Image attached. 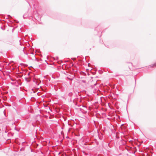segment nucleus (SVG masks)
<instances>
[{"label":"nucleus","instance_id":"nucleus-1","mask_svg":"<svg viewBox=\"0 0 156 156\" xmlns=\"http://www.w3.org/2000/svg\"><path fill=\"white\" fill-rule=\"evenodd\" d=\"M33 82L38 85H39V84L41 82V81L39 79H35L33 80Z\"/></svg>","mask_w":156,"mask_h":156},{"label":"nucleus","instance_id":"nucleus-2","mask_svg":"<svg viewBox=\"0 0 156 156\" xmlns=\"http://www.w3.org/2000/svg\"><path fill=\"white\" fill-rule=\"evenodd\" d=\"M126 150L129 152V153L132 154L133 153V149L132 147H128L126 148Z\"/></svg>","mask_w":156,"mask_h":156},{"label":"nucleus","instance_id":"nucleus-3","mask_svg":"<svg viewBox=\"0 0 156 156\" xmlns=\"http://www.w3.org/2000/svg\"><path fill=\"white\" fill-rule=\"evenodd\" d=\"M68 96L70 98V100L72 99V97L73 96V93L72 92H69L68 94Z\"/></svg>","mask_w":156,"mask_h":156},{"label":"nucleus","instance_id":"nucleus-4","mask_svg":"<svg viewBox=\"0 0 156 156\" xmlns=\"http://www.w3.org/2000/svg\"><path fill=\"white\" fill-rule=\"evenodd\" d=\"M28 13H25L23 16V17L24 19H26L27 18L28 16H30V15L27 14Z\"/></svg>","mask_w":156,"mask_h":156},{"label":"nucleus","instance_id":"nucleus-5","mask_svg":"<svg viewBox=\"0 0 156 156\" xmlns=\"http://www.w3.org/2000/svg\"><path fill=\"white\" fill-rule=\"evenodd\" d=\"M26 144L27 143L26 142H23L20 145L22 147H25V146H26Z\"/></svg>","mask_w":156,"mask_h":156},{"label":"nucleus","instance_id":"nucleus-6","mask_svg":"<svg viewBox=\"0 0 156 156\" xmlns=\"http://www.w3.org/2000/svg\"><path fill=\"white\" fill-rule=\"evenodd\" d=\"M156 66V62L153 65H151L148 66V68L150 67H154Z\"/></svg>","mask_w":156,"mask_h":156},{"label":"nucleus","instance_id":"nucleus-7","mask_svg":"<svg viewBox=\"0 0 156 156\" xmlns=\"http://www.w3.org/2000/svg\"><path fill=\"white\" fill-rule=\"evenodd\" d=\"M133 150L132 151H133V153L132 154H134L136 152V147H134L133 148Z\"/></svg>","mask_w":156,"mask_h":156},{"label":"nucleus","instance_id":"nucleus-8","mask_svg":"<svg viewBox=\"0 0 156 156\" xmlns=\"http://www.w3.org/2000/svg\"><path fill=\"white\" fill-rule=\"evenodd\" d=\"M25 149V147H22V148H21L20 150V151H24Z\"/></svg>","mask_w":156,"mask_h":156},{"label":"nucleus","instance_id":"nucleus-9","mask_svg":"<svg viewBox=\"0 0 156 156\" xmlns=\"http://www.w3.org/2000/svg\"><path fill=\"white\" fill-rule=\"evenodd\" d=\"M25 80L27 82H29L30 81V80H28L27 78V77L25 78Z\"/></svg>","mask_w":156,"mask_h":156},{"label":"nucleus","instance_id":"nucleus-10","mask_svg":"<svg viewBox=\"0 0 156 156\" xmlns=\"http://www.w3.org/2000/svg\"><path fill=\"white\" fill-rule=\"evenodd\" d=\"M7 135L8 136H10L12 135V134L11 133H8L7 134Z\"/></svg>","mask_w":156,"mask_h":156},{"label":"nucleus","instance_id":"nucleus-11","mask_svg":"<svg viewBox=\"0 0 156 156\" xmlns=\"http://www.w3.org/2000/svg\"><path fill=\"white\" fill-rule=\"evenodd\" d=\"M8 18H6V19H9L12 18V17L10 15H8Z\"/></svg>","mask_w":156,"mask_h":156},{"label":"nucleus","instance_id":"nucleus-12","mask_svg":"<svg viewBox=\"0 0 156 156\" xmlns=\"http://www.w3.org/2000/svg\"><path fill=\"white\" fill-rule=\"evenodd\" d=\"M81 82L83 83H86V81L85 80H83L81 81Z\"/></svg>","mask_w":156,"mask_h":156},{"label":"nucleus","instance_id":"nucleus-13","mask_svg":"<svg viewBox=\"0 0 156 156\" xmlns=\"http://www.w3.org/2000/svg\"><path fill=\"white\" fill-rule=\"evenodd\" d=\"M58 57H57L56 59H54V60H58Z\"/></svg>","mask_w":156,"mask_h":156},{"label":"nucleus","instance_id":"nucleus-14","mask_svg":"<svg viewBox=\"0 0 156 156\" xmlns=\"http://www.w3.org/2000/svg\"><path fill=\"white\" fill-rule=\"evenodd\" d=\"M51 77L52 78H53V79H55V77H54L52 75L51 76Z\"/></svg>","mask_w":156,"mask_h":156},{"label":"nucleus","instance_id":"nucleus-15","mask_svg":"<svg viewBox=\"0 0 156 156\" xmlns=\"http://www.w3.org/2000/svg\"><path fill=\"white\" fill-rule=\"evenodd\" d=\"M24 53L25 54H26V55H27L28 54V53H27V52H24Z\"/></svg>","mask_w":156,"mask_h":156},{"label":"nucleus","instance_id":"nucleus-16","mask_svg":"<svg viewBox=\"0 0 156 156\" xmlns=\"http://www.w3.org/2000/svg\"><path fill=\"white\" fill-rule=\"evenodd\" d=\"M7 106H9V107H10V106H11V105H7Z\"/></svg>","mask_w":156,"mask_h":156},{"label":"nucleus","instance_id":"nucleus-17","mask_svg":"<svg viewBox=\"0 0 156 156\" xmlns=\"http://www.w3.org/2000/svg\"><path fill=\"white\" fill-rule=\"evenodd\" d=\"M66 138H69V137L68 136H67L66 137Z\"/></svg>","mask_w":156,"mask_h":156},{"label":"nucleus","instance_id":"nucleus-18","mask_svg":"<svg viewBox=\"0 0 156 156\" xmlns=\"http://www.w3.org/2000/svg\"><path fill=\"white\" fill-rule=\"evenodd\" d=\"M30 54H32V55H33L34 54V53H33V52H31V53H30Z\"/></svg>","mask_w":156,"mask_h":156},{"label":"nucleus","instance_id":"nucleus-19","mask_svg":"<svg viewBox=\"0 0 156 156\" xmlns=\"http://www.w3.org/2000/svg\"><path fill=\"white\" fill-rule=\"evenodd\" d=\"M5 133H7V131L6 130H5Z\"/></svg>","mask_w":156,"mask_h":156},{"label":"nucleus","instance_id":"nucleus-20","mask_svg":"<svg viewBox=\"0 0 156 156\" xmlns=\"http://www.w3.org/2000/svg\"><path fill=\"white\" fill-rule=\"evenodd\" d=\"M99 138L100 139V140H101V138H100V137H99Z\"/></svg>","mask_w":156,"mask_h":156},{"label":"nucleus","instance_id":"nucleus-21","mask_svg":"<svg viewBox=\"0 0 156 156\" xmlns=\"http://www.w3.org/2000/svg\"><path fill=\"white\" fill-rule=\"evenodd\" d=\"M98 142H97V145H98Z\"/></svg>","mask_w":156,"mask_h":156},{"label":"nucleus","instance_id":"nucleus-22","mask_svg":"<svg viewBox=\"0 0 156 156\" xmlns=\"http://www.w3.org/2000/svg\"><path fill=\"white\" fill-rule=\"evenodd\" d=\"M34 57L36 59V58H35V55H34Z\"/></svg>","mask_w":156,"mask_h":156},{"label":"nucleus","instance_id":"nucleus-23","mask_svg":"<svg viewBox=\"0 0 156 156\" xmlns=\"http://www.w3.org/2000/svg\"><path fill=\"white\" fill-rule=\"evenodd\" d=\"M75 59V58H73V60H74V59Z\"/></svg>","mask_w":156,"mask_h":156},{"label":"nucleus","instance_id":"nucleus-24","mask_svg":"<svg viewBox=\"0 0 156 156\" xmlns=\"http://www.w3.org/2000/svg\"><path fill=\"white\" fill-rule=\"evenodd\" d=\"M29 75V73H28V75Z\"/></svg>","mask_w":156,"mask_h":156},{"label":"nucleus","instance_id":"nucleus-25","mask_svg":"<svg viewBox=\"0 0 156 156\" xmlns=\"http://www.w3.org/2000/svg\"><path fill=\"white\" fill-rule=\"evenodd\" d=\"M12 80V81H14L13 79Z\"/></svg>","mask_w":156,"mask_h":156},{"label":"nucleus","instance_id":"nucleus-26","mask_svg":"<svg viewBox=\"0 0 156 156\" xmlns=\"http://www.w3.org/2000/svg\"><path fill=\"white\" fill-rule=\"evenodd\" d=\"M94 85H96V84H94Z\"/></svg>","mask_w":156,"mask_h":156}]
</instances>
